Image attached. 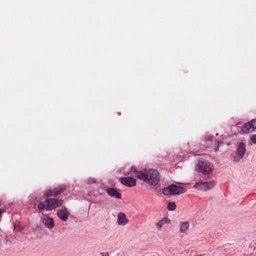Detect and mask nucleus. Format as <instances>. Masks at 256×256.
<instances>
[{
	"mask_svg": "<svg viewBox=\"0 0 256 256\" xmlns=\"http://www.w3.org/2000/svg\"><path fill=\"white\" fill-rule=\"evenodd\" d=\"M124 174L134 176L150 186L157 185L160 178L158 172L154 168H146L141 170H137L135 167L132 166L129 170H125Z\"/></svg>",
	"mask_w": 256,
	"mask_h": 256,
	"instance_id": "obj_1",
	"label": "nucleus"
},
{
	"mask_svg": "<svg viewBox=\"0 0 256 256\" xmlns=\"http://www.w3.org/2000/svg\"><path fill=\"white\" fill-rule=\"evenodd\" d=\"M196 170L204 174H210L214 170L213 164L204 160H200L196 166Z\"/></svg>",
	"mask_w": 256,
	"mask_h": 256,
	"instance_id": "obj_2",
	"label": "nucleus"
},
{
	"mask_svg": "<svg viewBox=\"0 0 256 256\" xmlns=\"http://www.w3.org/2000/svg\"><path fill=\"white\" fill-rule=\"evenodd\" d=\"M186 191L184 188L175 184H172L162 190V193L165 195L180 194L184 193Z\"/></svg>",
	"mask_w": 256,
	"mask_h": 256,
	"instance_id": "obj_3",
	"label": "nucleus"
},
{
	"mask_svg": "<svg viewBox=\"0 0 256 256\" xmlns=\"http://www.w3.org/2000/svg\"><path fill=\"white\" fill-rule=\"evenodd\" d=\"M216 182L214 180L208 182H199L196 183L194 188L198 190L206 191L214 187Z\"/></svg>",
	"mask_w": 256,
	"mask_h": 256,
	"instance_id": "obj_4",
	"label": "nucleus"
},
{
	"mask_svg": "<svg viewBox=\"0 0 256 256\" xmlns=\"http://www.w3.org/2000/svg\"><path fill=\"white\" fill-rule=\"evenodd\" d=\"M62 200L53 198L46 199L45 200L46 210L50 211L60 206L62 204Z\"/></svg>",
	"mask_w": 256,
	"mask_h": 256,
	"instance_id": "obj_5",
	"label": "nucleus"
},
{
	"mask_svg": "<svg viewBox=\"0 0 256 256\" xmlns=\"http://www.w3.org/2000/svg\"><path fill=\"white\" fill-rule=\"evenodd\" d=\"M246 152V145L244 142H240L238 146L236 154L234 158V161L238 162L242 159Z\"/></svg>",
	"mask_w": 256,
	"mask_h": 256,
	"instance_id": "obj_6",
	"label": "nucleus"
},
{
	"mask_svg": "<svg viewBox=\"0 0 256 256\" xmlns=\"http://www.w3.org/2000/svg\"><path fill=\"white\" fill-rule=\"evenodd\" d=\"M255 129H256V118L246 123L242 128V132L246 134L252 132Z\"/></svg>",
	"mask_w": 256,
	"mask_h": 256,
	"instance_id": "obj_7",
	"label": "nucleus"
},
{
	"mask_svg": "<svg viewBox=\"0 0 256 256\" xmlns=\"http://www.w3.org/2000/svg\"><path fill=\"white\" fill-rule=\"evenodd\" d=\"M40 221L48 229H52L54 226V223L53 219L46 214H42L40 218Z\"/></svg>",
	"mask_w": 256,
	"mask_h": 256,
	"instance_id": "obj_8",
	"label": "nucleus"
},
{
	"mask_svg": "<svg viewBox=\"0 0 256 256\" xmlns=\"http://www.w3.org/2000/svg\"><path fill=\"white\" fill-rule=\"evenodd\" d=\"M66 189V186L64 185L60 186L58 188H56L53 189L49 190L45 192L44 195L47 196H54L59 194L60 192H62Z\"/></svg>",
	"mask_w": 256,
	"mask_h": 256,
	"instance_id": "obj_9",
	"label": "nucleus"
},
{
	"mask_svg": "<svg viewBox=\"0 0 256 256\" xmlns=\"http://www.w3.org/2000/svg\"><path fill=\"white\" fill-rule=\"evenodd\" d=\"M120 182L124 185L132 187L136 184V180L132 177H122L120 178Z\"/></svg>",
	"mask_w": 256,
	"mask_h": 256,
	"instance_id": "obj_10",
	"label": "nucleus"
},
{
	"mask_svg": "<svg viewBox=\"0 0 256 256\" xmlns=\"http://www.w3.org/2000/svg\"><path fill=\"white\" fill-rule=\"evenodd\" d=\"M129 222L128 219L123 212H119L118 214L117 223L121 226H126Z\"/></svg>",
	"mask_w": 256,
	"mask_h": 256,
	"instance_id": "obj_11",
	"label": "nucleus"
},
{
	"mask_svg": "<svg viewBox=\"0 0 256 256\" xmlns=\"http://www.w3.org/2000/svg\"><path fill=\"white\" fill-rule=\"evenodd\" d=\"M56 214L58 217L63 221H66L69 215V212L66 208L58 210Z\"/></svg>",
	"mask_w": 256,
	"mask_h": 256,
	"instance_id": "obj_12",
	"label": "nucleus"
},
{
	"mask_svg": "<svg viewBox=\"0 0 256 256\" xmlns=\"http://www.w3.org/2000/svg\"><path fill=\"white\" fill-rule=\"evenodd\" d=\"M170 220L167 218H163L161 220H159L158 222L155 223V226L156 228L160 230L162 228L167 224L170 223Z\"/></svg>",
	"mask_w": 256,
	"mask_h": 256,
	"instance_id": "obj_13",
	"label": "nucleus"
},
{
	"mask_svg": "<svg viewBox=\"0 0 256 256\" xmlns=\"http://www.w3.org/2000/svg\"><path fill=\"white\" fill-rule=\"evenodd\" d=\"M106 192L111 197L116 198H120L121 194L119 193L116 190L113 188H109L107 190Z\"/></svg>",
	"mask_w": 256,
	"mask_h": 256,
	"instance_id": "obj_14",
	"label": "nucleus"
},
{
	"mask_svg": "<svg viewBox=\"0 0 256 256\" xmlns=\"http://www.w3.org/2000/svg\"><path fill=\"white\" fill-rule=\"evenodd\" d=\"M190 224L188 222H181L179 224L180 232V233L185 234L188 230Z\"/></svg>",
	"mask_w": 256,
	"mask_h": 256,
	"instance_id": "obj_15",
	"label": "nucleus"
},
{
	"mask_svg": "<svg viewBox=\"0 0 256 256\" xmlns=\"http://www.w3.org/2000/svg\"><path fill=\"white\" fill-rule=\"evenodd\" d=\"M29 198L30 204H34L36 205V200H38V195L36 194H32L29 196Z\"/></svg>",
	"mask_w": 256,
	"mask_h": 256,
	"instance_id": "obj_16",
	"label": "nucleus"
},
{
	"mask_svg": "<svg viewBox=\"0 0 256 256\" xmlns=\"http://www.w3.org/2000/svg\"><path fill=\"white\" fill-rule=\"evenodd\" d=\"M167 208L168 209V210H170V211L174 210L176 209L175 204L173 202H168V206H167Z\"/></svg>",
	"mask_w": 256,
	"mask_h": 256,
	"instance_id": "obj_17",
	"label": "nucleus"
},
{
	"mask_svg": "<svg viewBox=\"0 0 256 256\" xmlns=\"http://www.w3.org/2000/svg\"><path fill=\"white\" fill-rule=\"evenodd\" d=\"M38 210L42 211L44 210H46V205L44 204L43 202H40L38 205Z\"/></svg>",
	"mask_w": 256,
	"mask_h": 256,
	"instance_id": "obj_18",
	"label": "nucleus"
},
{
	"mask_svg": "<svg viewBox=\"0 0 256 256\" xmlns=\"http://www.w3.org/2000/svg\"><path fill=\"white\" fill-rule=\"evenodd\" d=\"M96 182V180L92 178H90L87 180L88 184H92Z\"/></svg>",
	"mask_w": 256,
	"mask_h": 256,
	"instance_id": "obj_19",
	"label": "nucleus"
},
{
	"mask_svg": "<svg viewBox=\"0 0 256 256\" xmlns=\"http://www.w3.org/2000/svg\"><path fill=\"white\" fill-rule=\"evenodd\" d=\"M250 140L252 143L256 144V134H253L250 136Z\"/></svg>",
	"mask_w": 256,
	"mask_h": 256,
	"instance_id": "obj_20",
	"label": "nucleus"
},
{
	"mask_svg": "<svg viewBox=\"0 0 256 256\" xmlns=\"http://www.w3.org/2000/svg\"><path fill=\"white\" fill-rule=\"evenodd\" d=\"M212 136L208 135V136H205L204 140L205 141L212 140Z\"/></svg>",
	"mask_w": 256,
	"mask_h": 256,
	"instance_id": "obj_21",
	"label": "nucleus"
},
{
	"mask_svg": "<svg viewBox=\"0 0 256 256\" xmlns=\"http://www.w3.org/2000/svg\"><path fill=\"white\" fill-rule=\"evenodd\" d=\"M102 256H108V252H104L101 254Z\"/></svg>",
	"mask_w": 256,
	"mask_h": 256,
	"instance_id": "obj_22",
	"label": "nucleus"
},
{
	"mask_svg": "<svg viewBox=\"0 0 256 256\" xmlns=\"http://www.w3.org/2000/svg\"><path fill=\"white\" fill-rule=\"evenodd\" d=\"M219 144H220V142H218V145H217V148L215 149V150H216H216H218V147Z\"/></svg>",
	"mask_w": 256,
	"mask_h": 256,
	"instance_id": "obj_23",
	"label": "nucleus"
},
{
	"mask_svg": "<svg viewBox=\"0 0 256 256\" xmlns=\"http://www.w3.org/2000/svg\"><path fill=\"white\" fill-rule=\"evenodd\" d=\"M1 206V202H0V206Z\"/></svg>",
	"mask_w": 256,
	"mask_h": 256,
	"instance_id": "obj_24",
	"label": "nucleus"
}]
</instances>
